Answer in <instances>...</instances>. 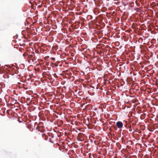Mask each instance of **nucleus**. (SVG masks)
<instances>
[{"label": "nucleus", "mask_w": 158, "mask_h": 158, "mask_svg": "<svg viewBox=\"0 0 158 158\" xmlns=\"http://www.w3.org/2000/svg\"><path fill=\"white\" fill-rule=\"evenodd\" d=\"M116 125L118 128H121L123 127V124L122 122L118 121L116 123Z\"/></svg>", "instance_id": "1"}, {"label": "nucleus", "mask_w": 158, "mask_h": 158, "mask_svg": "<svg viewBox=\"0 0 158 158\" xmlns=\"http://www.w3.org/2000/svg\"><path fill=\"white\" fill-rule=\"evenodd\" d=\"M128 128H129V131H132V129L131 128V125L129 126H128Z\"/></svg>", "instance_id": "2"}, {"label": "nucleus", "mask_w": 158, "mask_h": 158, "mask_svg": "<svg viewBox=\"0 0 158 158\" xmlns=\"http://www.w3.org/2000/svg\"><path fill=\"white\" fill-rule=\"evenodd\" d=\"M28 57L29 58L32 57H33V55H30L28 56Z\"/></svg>", "instance_id": "3"}, {"label": "nucleus", "mask_w": 158, "mask_h": 158, "mask_svg": "<svg viewBox=\"0 0 158 158\" xmlns=\"http://www.w3.org/2000/svg\"><path fill=\"white\" fill-rule=\"evenodd\" d=\"M42 136H43V137H44V136H45L46 137H47V136L45 134H43Z\"/></svg>", "instance_id": "4"}, {"label": "nucleus", "mask_w": 158, "mask_h": 158, "mask_svg": "<svg viewBox=\"0 0 158 158\" xmlns=\"http://www.w3.org/2000/svg\"><path fill=\"white\" fill-rule=\"evenodd\" d=\"M52 60H55V58L54 57H52Z\"/></svg>", "instance_id": "5"}, {"label": "nucleus", "mask_w": 158, "mask_h": 158, "mask_svg": "<svg viewBox=\"0 0 158 158\" xmlns=\"http://www.w3.org/2000/svg\"><path fill=\"white\" fill-rule=\"evenodd\" d=\"M125 127H127V125H126L125 126Z\"/></svg>", "instance_id": "6"}]
</instances>
